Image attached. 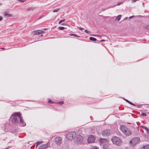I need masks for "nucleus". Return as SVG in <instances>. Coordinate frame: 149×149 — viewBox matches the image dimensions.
<instances>
[{
  "instance_id": "1",
  "label": "nucleus",
  "mask_w": 149,
  "mask_h": 149,
  "mask_svg": "<svg viewBox=\"0 0 149 149\" xmlns=\"http://www.w3.org/2000/svg\"><path fill=\"white\" fill-rule=\"evenodd\" d=\"M10 119L11 121H23V119L20 112L13 113L11 116Z\"/></svg>"
},
{
  "instance_id": "2",
  "label": "nucleus",
  "mask_w": 149,
  "mask_h": 149,
  "mask_svg": "<svg viewBox=\"0 0 149 149\" xmlns=\"http://www.w3.org/2000/svg\"><path fill=\"white\" fill-rule=\"evenodd\" d=\"M120 129L122 133L126 136H130L132 134V131L125 126H120Z\"/></svg>"
},
{
  "instance_id": "3",
  "label": "nucleus",
  "mask_w": 149,
  "mask_h": 149,
  "mask_svg": "<svg viewBox=\"0 0 149 149\" xmlns=\"http://www.w3.org/2000/svg\"><path fill=\"white\" fill-rule=\"evenodd\" d=\"M140 141V139L139 137H134L129 141V144L130 146H134L138 143Z\"/></svg>"
},
{
  "instance_id": "4",
  "label": "nucleus",
  "mask_w": 149,
  "mask_h": 149,
  "mask_svg": "<svg viewBox=\"0 0 149 149\" xmlns=\"http://www.w3.org/2000/svg\"><path fill=\"white\" fill-rule=\"evenodd\" d=\"M111 141L114 144L118 146H120L122 143L121 139L116 136L113 137Z\"/></svg>"
},
{
  "instance_id": "5",
  "label": "nucleus",
  "mask_w": 149,
  "mask_h": 149,
  "mask_svg": "<svg viewBox=\"0 0 149 149\" xmlns=\"http://www.w3.org/2000/svg\"><path fill=\"white\" fill-rule=\"evenodd\" d=\"M76 133L74 132H71L68 133L67 135L66 138L69 140H72L75 136Z\"/></svg>"
},
{
  "instance_id": "6",
  "label": "nucleus",
  "mask_w": 149,
  "mask_h": 149,
  "mask_svg": "<svg viewBox=\"0 0 149 149\" xmlns=\"http://www.w3.org/2000/svg\"><path fill=\"white\" fill-rule=\"evenodd\" d=\"M83 137L80 135H78L76 136L75 141L78 144L82 143L83 142Z\"/></svg>"
},
{
  "instance_id": "7",
  "label": "nucleus",
  "mask_w": 149,
  "mask_h": 149,
  "mask_svg": "<svg viewBox=\"0 0 149 149\" xmlns=\"http://www.w3.org/2000/svg\"><path fill=\"white\" fill-rule=\"evenodd\" d=\"M111 132L109 130H106L103 131L102 133V135L104 136H107L111 134Z\"/></svg>"
},
{
  "instance_id": "8",
  "label": "nucleus",
  "mask_w": 149,
  "mask_h": 149,
  "mask_svg": "<svg viewBox=\"0 0 149 149\" xmlns=\"http://www.w3.org/2000/svg\"><path fill=\"white\" fill-rule=\"evenodd\" d=\"M95 138L92 135L89 136L88 139V143H91L94 142L95 141Z\"/></svg>"
},
{
  "instance_id": "9",
  "label": "nucleus",
  "mask_w": 149,
  "mask_h": 149,
  "mask_svg": "<svg viewBox=\"0 0 149 149\" xmlns=\"http://www.w3.org/2000/svg\"><path fill=\"white\" fill-rule=\"evenodd\" d=\"M62 139L61 137L58 136L55 138V141L57 144H60L62 142Z\"/></svg>"
},
{
  "instance_id": "10",
  "label": "nucleus",
  "mask_w": 149,
  "mask_h": 149,
  "mask_svg": "<svg viewBox=\"0 0 149 149\" xmlns=\"http://www.w3.org/2000/svg\"><path fill=\"white\" fill-rule=\"evenodd\" d=\"M44 31L40 30H36L32 32V34L33 35H39L42 33Z\"/></svg>"
},
{
  "instance_id": "11",
  "label": "nucleus",
  "mask_w": 149,
  "mask_h": 149,
  "mask_svg": "<svg viewBox=\"0 0 149 149\" xmlns=\"http://www.w3.org/2000/svg\"><path fill=\"white\" fill-rule=\"evenodd\" d=\"M99 142L100 144H106L108 143V140L105 139H100Z\"/></svg>"
},
{
  "instance_id": "12",
  "label": "nucleus",
  "mask_w": 149,
  "mask_h": 149,
  "mask_svg": "<svg viewBox=\"0 0 149 149\" xmlns=\"http://www.w3.org/2000/svg\"><path fill=\"white\" fill-rule=\"evenodd\" d=\"M48 146L49 145L48 143L42 144L39 147L38 149H45L48 147Z\"/></svg>"
},
{
  "instance_id": "13",
  "label": "nucleus",
  "mask_w": 149,
  "mask_h": 149,
  "mask_svg": "<svg viewBox=\"0 0 149 149\" xmlns=\"http://www.w3.org/2000/svg\"><path fill=\"white\" fill-rule=\"evenodd\" d=\"M12 16V14H8V12H7L4 13V16L6 18L11 17Z\"/></svg>"
},
{
  "instance_id": "14",
  "label": "nucleus",
  "mask_w": 149,
  "mask_h": 149,
  "mask_svg": "<svg viewBox=\"0 0 149 149\" xmlns=\"http://www.w3.org/2000/svg\"><path fill=\"white\" fill-rule=\"evenodd\" d=\"M19 122V126H24L26 125V124L24 122Z\"/></svg>"
},
{
  "instance_id": "15",
  "label": "nucleus",
  "mask_w": 149,
  "mask_h": 149,
  "mask_svg": "<svg viewBox=\"0 0 149 149\" xmlns=\"http://www.w3.org/2000/svg\"><path fill=\"white\" fill-rule=\"evenodd\" d=\"M123 99L125 100L127 102H128V103H129L131 105H133V106H136V105L135 104H133V103H132V102L130 101H129L128 100H127V99H126L125 98H123Z\"/></svg>"
},
{
  "instance_id": "16",
  "label": "nucleus",
  "mask_w": 149,
  "mask_h": 149,
  "mask_svg": "<svg viewBox=\"0 0 149 149\" xmlns=\"http://www.w3.org/2000/svg\"><path fill=\"white\" fill-rule=\"evenodd\" d=\"M143 149H149V144L145 145L143 146Z\"/></svg>"
},
{
  "instance_id": "17",
  "label": "nucleus",
  "mask_w": 149,
  "mask_h": 149,
  "mask_svg": "<svg viewBox=\"0 0 149 149\" xmlns=\"http://www.w3.org/2000/svg\"><path fill=\"white\" fill-rule=\"evenodd\" d=\"M103 149H109L108 146L107 144H104L103 147Z\"/></svg>"
},
{
  "instance_id": "18",
  "label": "nucleus",
  "mask_w": 149,
  "mask_h": 149,
  "mask_svg": "<svg viewBox=\"0 0 149 149\" xmlns=\"http://www.w3.org/2000/svg\"><path fill=\"white\" fill-rule=\"evenodd\" d=\"M121 17V15H118L116 19L115 20V21H116L117 20H118V21H119Z\"/></svg>"
},
{
  "instance_id": "19",
  "label": "nucleus",
  "mask_w": 149,
  "mask_h": 149,
  "mask_svg": "<svg viewBox=\"0 0 149 149\" xmlns=\"http://www.w3.org/2000/svg\"><path fill=\"white\" fill-rule=\"evenodd\" d=\"M90 40L91 41H96L97 39L93 37H90L89 38Z\"/></svg>"
},
{
  "instance_id": "20",
  "label": "nucleus",
  "mask_w": 149,
  "mask_h": 149,
  "mask_svg": "<svg viewBox=\"0 0 149 149\" xmlns=\"http://www.w3.org/2000/svg\"><path fill=\"white\" fill-rule=\"evenodd\" d=\"M142 128H143L145 130H146V132H147V133H148V131H149V130H148V129L147 127H145V126H142Z\"/></svg>"
},
{
  "instance_id": "21",
  "label": "nucleus",
  "mask_w": 149,
  "mask_h": 149,
  "mask_svg": "<svg viewBox=\"0 0 149 149\" xmlns=\"http://www.w3.org/2000/svg\"><path fill=\"white\" fill-rule=\"evenodd\" d=\"M42 141H38L36 143V147H37L40 144L42 143Z\"/></svg>"
},
{
  "instance_id": "22",
  "label": "nucleus",
  "mask_w": 149,
  "mask_h": 149,
  "mask_svg": "<svg viewBox=\"0 0 149 149\" xmlns=\"http://www.w3.org/2000/svg\"><path fill=\"white\" fill-rule=\"evenodd\" d=\"M59 10V8H57L55 9H54L53 10V12H58Z\"/></svg>"
},
{
  "instance_id": "23",
  "label": "nucleus",
  "mask_w": 149,
  "mask_h": 149,
  "mask_svg": "<svg viewBox=\"0 0 149 149\" xmlns=\"http://www.w3.org/2000/svg\"><path fill=\"white\" fill-rule=\"evenodd\" d=\"M48 103H54L53 101H52L51 99H48Z\"/></svg>"
},
{
  "instance_id": "24",
  "label": "nucleus",
  "mask_w": 149,
  "mask_h": 149,
  "mask_svg": "<svg viewBox=\"0 0 149 149\" xmlns=\"http://www.w3.org/2000/svg\"><path fill=\"white\" fill-rule=\"evenodd\" d=\"M56 103L60 104H62L64 103V102L63 101H60L57 102Z\"/></svg>"
},
{
  "instance_id": "25",
  "label": "nucleus",
  "mask_w": 149,
  "mask_h": 149,
  "mask_svg": "<svg viewBox=\"0 0 149 149\" xmlns=\"http://www.w3.org/2000/svg\"><path fill=\"white\" fill-rule=\"evenodd\" d=\"M65 20V19H63L62 20H60L58 22L59 24H61L62 22H64Z\"/></svg>"
},
{
  "instance_id": "26",
  "label": "nucleus",
  "mask_w": 149,
  "mask_h": 149,
  "mask_svg": "<svg viewBox=\"0 0 149 149\" xmlns=\"http://www.w3.org/2000/svg\"><path fill=\"white\" fill-rule=\"evenodd\" d=\"M59 28L61 30H63L65 29V28L63 26L59 27Z\"/></svg>"
},
{
  "instance_id": "27",
  "label": "nucleus",
  "mask_w": 149,
  "mask_h": 149,
  "mask_svg": "<svg viewBox=\"0 0 149 149\" xmlns=\"http://www.w3.org/2000/svg\"><path fill=\"white\" fill-rule=\"evenodd\" d=\"M26 0H17V1H19V2L22 3H23Z\"/></svg>"
},
{
  "instance_id": "28",
  "label": "nucleus",
  "mask_w": 149,
  "mask_h": 149,
  "mask_svg": "<svg viewBox=\"0 0 149 149\" xmlns=\"http://www.w3.org/2000/svg\"><path fill=\"white\" fill-rule=\"evenodd\" d=\"M84 31L86 33L88 34H89L90 33V31H88L87 30H85Z\"/></svg>"
},
{
  "instance_id": "29",
  "label": "nucleus",
  "mask_w": 149,
  "mask_h": 149,
  "mask_svg": "<svg viewBox=\"0 0 149 149\" xmlns=\"http://www.w3.org/2000/svg\"><path fill=\"white\" fill-rule=\"evenodd\" d=\"M146 29L147 30H149V25H148L146 26Z\"/></svg>"
},
{
  "instance_id": "30",
  "label": "nucleus",
  "mask_w": 149,
  "mask_h": 149,
  "mask_svg": "<svg viewBox=\"0 0 149 149\" xmlns=\"http://www.w3.org/2000/svg\"><path fill=\"white\" fill-rule=\"evenodd\" d=\"M146 114L145 113H143L141 114V116H146Z\"/></svg>"
},
{
  "instance_id": "31",
  "label": "nucleus",
  "mask_w": 149,
  "mask_h": 149,
  "mask_svg": "<svg viewBox=\"0 0 149 149\" xmlns=\"http://www.w3.org/2000/svg\"><path fill=\"white\" fill-rule=\"evenodd\" d=\"M92 149H99V148L98 147L96 146H95L93 147Z\"/></svg>"
},
{
  "instance_id": "32",
  "label": "nucleus",
  "mask_w": 149,
  "mask_h": 149,
  "mask_svg": "<svg viewBox=\"0 0 149 149\" xmlns=\"http://www.w3.org/2000/svg\"><path fill=\"white\" fill-rule=\"evenodd\" d=\"M121 3H122V2H120V3H118L117 4V6H119V5H120V4H121ZM116 6V5L114 6Z\"/></svg>"
},
{
  "instance_id": "33",
  "label": "nucleus",
  "mask_w": 149,
  "mask_h": 149,
  "mask_svg": "<svg viewBox=\"0 0 149 149\" xmlns=\"http://www.w3.org/2000/svg\"><path fill=\"white\" fill-rule=\"evenodd\" d=\"M3 19V17L1 16H0V21L2 20Z\"/></svg>"
},
{
  "instance_id": "34",
  "label": "nucleus",
  "mask_w": 149,
  "mask_h": 149,
  "mask_svg": "<svg viewBox=\"0 0 149 149\" xmlns=\"http://www.w3.org/2000/svg\"><path fill=\"white\" fill-rule=\"evenodd\" d=\"M79 29H80V30H81V31H82L84 29V28H82V27H79Z\"/></svg>"
},
{
  "instance_id": "35",
  "label": "nucleus",
  "mask_w": 149,
  "mask_h": 149,
  "mask_svg": "<svg viewBox=\"0 0 149 149\" xmlns=\"http://www.w3.org/2000/svg\"><path fill=\"white\" fill-rule=\"evenodd\" d=\"M73 35H74V36L76 37H79V36H77L76 34H74Z\"/></svg>"
},
{
  "instance_id": "36",
  "label": "nucleus",
  "mask_w": 149,
  "mask_h": 149,
  "mask_svg": "<svg viewBox=\"0 0 149 149\" xmlns=\"http://www.w3.org/2000/svg\"><path fill=\"white\" fill-rule=\"evenodd\" d=\"M105 41V40H101L100 41V42H103V41Z\"/></svg>"
},
{
  "instance_id": "37",
  "label": "nucleus",
  "mask_w": 149,
  "mask_h": 149,
  "mask_svg": "<svg viewBox=\"0 0 149 149\" xmlns=\"http://www.w3.org/2000/svg\"><path fill=\"white\" fill-rule=\"evenodd\" d=\"M134 17V16H130L129 17V18H132V17Z\"/></svg>"
},
{
  "instance_id": "38",
  "label": "nucleus",
  "mask_w": 149,
  "mask_h": 149,
  "mask_svg": "<svg viewBox=\"0 0 149 149\" xmlns=\"http://www.w3.org/2000/svg\"><path fill=\"white\" fill-rule=\"evenodd\" d=\"M74 34H70V36H74V35H73Z\"/></svg>"
},
{
  "instance_id": "39",
  "label": "nucleus",
  "mask_w": 149,
  "mask_h": 149,
  "mask_svg": "<svg viewBox=\"0 0 149 149\" xmlns=\"http://www.w3.org/2000/svg\"><path fill=\"white\" fill-rule=\"evenodd\" d=\"M42 17V16L40 17H39L38 18V19H41Z\"/></svg>"
},
{
  "instance_id": "40",
  "label": "nucleus",
  "mask_w": 149,
  "mask_h": 149,
  "mask_svg": "<svg viewBox=\"0 0 149 149\" xmlns=\"http://www.w3.org/2000/svg\"><path fill=\"white\" fill-rule=\"evenodd\" d=\"M27 10H30V9H29H29H28Z\"/></svg>"
},
{
  "instance_id": "41",
  "label": "nucleus",
  "mask_w": 149,
  "mask_h": 149,
  "mask_svg": "<svg viewBox=\"0 0 149 149\" xmlns=\"http://www.w3.org/2000/svg\"><path fill=\"white\" fill-rule=\"evenodd\" d=\"M2 4L1 3H0V5H2Z\"/></svg>"
},
{
  "instance_id": "42",
  "label": "nucleus",
  "mask_w": 149,
  "mask_h": 149,
  "mask_svg": "<svg viewBox=\"0 0 149 149\" xmlns=\"http://www.w3.org/2000/svg\"><path fill=\"white\" fill-rule=\"evenodd\" d=\"M64 23H63L62 24V25H64Z\"/></svg>"
},
{
  "instance_id": "43",
  "label": "nucleus",
  "mask_w": 149,
  "mask_h": 149,
  "mask_svg": "<svg viewBox=\"0 0 149 149\" xmlns=\"http://www.w3.org/2000/svg\"><path fill=\"white\" fill-rule=\"evenodd\" d=\"M128 123V124H131L130 123Z\"/></svg>"
}]
</instances>
